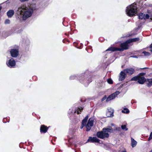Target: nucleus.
<instances>
[{
  "label": "nucleus",
  "mask_w": 152,
  "mask_h": 152,
  "mask_svg": "<svg viewBox=\"0 0 152 152\" xmlns=\"http://www.w3.org/2000/svg\"><path fill=\"white\" fill-rule=\"evenodd\" d=\"M132 140V147L133 148L134 147H135L137 144V142L135 140L133 139L132 138L131 139Z\"/></svg>",
  "instance_id": "nucleus-19"
},
{
  "label": "nucleus",
  "mask_w": 152,
  "mask_h": 152,
  "mask_svg": "<svg viewBox=\"0 0 152 152\" xmlns=\"http://www.w3.org/2000/svg\"><path fill=\"white\" fill-rule=\"evenodd\" d=\"M10 23V20L8 19H6L4 23L6 24H9Z\"/></svg>",
  "instance_id": "nucleus-28"
},
{
  "label": "nucleus",
  "mask_w": 152,
  "mask_h": 152,
  "mask_svg": "<svg viewBox=\"0 0 152 152\" xmlns=\"http://www.w3.org/2000/svg\"><path fill=\"white\" fill-rule=\"evenodd\" d=\"M88 118V116H87L84 119H83L82 122L81 126L80 127V129H82L83 127L86 126L87 131H89L93 126L94 124V119L93 118H90L88 120V122L86 125Z\"/></svg>",
  "instance_id": "nucleus-2"
},
{
  "label": "nucleus",
  "mask_w": 152,
  "mask_h": 152,
  "mask_svg": "<svg viewBox=\"0 0 152 152\" xmlns=\"http://www.w3.org/2000/svg\"><path fill=\"white\" fill-rule=\"evenodd\" d=\"M14 14V11L13 10H10L7 12V15L9 18H11Z\"/></svg>",
  "instance_id": "nucleus-16"
},
{
  "label": "nucleus",
  "mask_w": 152,
  "mask_h": 152,
  "mask_svg": "<svg viewBox=\"0 0 152 152\" xmlns=\"http://www.w3.org/2000/svg\"><path fill=\"white\" fill-rule=\"evenodd\" d=\"M142 53L144 54V56H150V53L146 51H143L142 52Z\"/></svg>",
  "instance_id": "nucleus-24"
},
{
  "label": "nucleus",
  "mask_w": 152,
  "mask_h": 152,
  "mask_svg": "<svg viewBox=\"0 0 152 152\" xmlns=\"http://www.w3.org/2000/svg\"><path fill=\"white\" fill-rule=\"evenodd\" d=\"M6 64L10 68H14L16 65V62L13 58H11L7 61Z\"/></svg>",
  "instance_id": "nucleus-7"
},
{
  "label": "nucleus",
  "mask_w": 152,
  "mask_h": 152,
  "mask_svg": "<svg viewBox=\"0 0 152 152\" xmlns=\"http://www.w3.org/2000/svg\"><path fill=\"white\" fill-rule=\"evenodd\" d=\"M146 79L144 76H140L137 75V76L134 77L131 80V81H137V82L140 84H143L146 81Z\"/></svg>",
  "instance_id": "nucleus-5"
},
{
  "label": "nucleus",
  "mask_w": 152,
  "mask_h": 152,
  "mask_svg": "<svg viewBox=\"0 0 152 152\" xmlns=\"http://www.w3.org/2000/svg\"><path fill=\"white\" fill-rule=\"evenodd\" d=\"M82 77L81 78H80V79H79V80H80V81L81 82V81H82V80H83V77H84V76H83V75H82Z\"/></svg>",
  "instance_id": "nucleus-33"
},
{
  "label": "nucleus",
  "mask_w": 152,
  "mask_h": 152,
  "mask_svg": "<svg viewBox=\"0 0 152 152\" xmlns=\"http://www.w3.org/2000/svg\"><path fill=\"white\" fill-rule=\"evenodd\" d=\"M121 127L122 129L125 130V131L128 130V129L126 128V126L125 125H122L121 126Z\"/></svg>",
  "instance_id": "nucleus-26"
},
{
  "label": "nucleus",
  "mask_w": 152,
  "mask_h": 152,
  "mask_svg": "<svg viewBox=\"0 0 152 152\" xmlns=\"http://www.w3.org/2000/svg\"><path fill=\"white\" fill-rule=\"evenodd\" d=\"M107 98L106 97V95H105L102 99V100H101L102 101H103L104 100L106 99Z\"/></svg>",
  "instance_id": "nucleus-30"
},
{
  "label": "nucleus",
  "mask_w": 152,
  "mask_h": 152,
  "mask_svg": "<svg viewBox=\"0 0 152 152\" xmlns=\"http://www.w3.org/2000/svg\"><path fill=\"white\" fill-rule=\"evenodd\" d=\"M139 39L138 38H134L130 39L128 40L130 43H131L133 42H136L137 41H139Z\"/></svg>",
  "instance_id": "nucleus-20"
},
{
  "label": "nucleus",
  "mask_w": 152,
  "mask_h": 152,
  "mask_svg": "<svg viewBox=\"0 0 152 152\" xmlns=\"http://www.w3.org/2000/svg\"><path fill=\"white\" fill-rule=\"evenodd\" d=\"M99 140L96 137H89L88 139L87 140L86 142H99Z\"/></svg>",
  "instance_id": "nucleus-12"
},
{
  "label": "nucleus",
  "mask_w": 152,
  "mask_h": 152,
  "mask_svg": "<svg viewBox=\"0 0 152 152\" xmlns=\"http://www.w3.org/2000/svg\"><path fill=\"white\" fill-rule=\"evenodd\" d=\"M150 47V48H151V49L150 50V51L152 52V43Z\"/></svg>",
  "instance_id": "nucleus-34"
},
{
  "label": "nucleus",
  "mask_w": 152,
  "mask_h": 152,
  "mask_svg": "<svg viewBox=\"0 0 152 152\" xmlns=\"http://www.w3.org/2000/svg\"><path fill=\"white\" fill-rule=\"evenodd\" d=\"M146 68H146V67H145V68H143L142 69H146Z\"/></svg>",
  "instance_id": "nucleus-36"
},
{
  "label": "nucleus",
  "mask_w": 152,
  "mask_h": 152,
  "mask_svg": "<svg viewBox=\"0 0 152 152\" xmlns=\"http://www.w3.org/2000/svg\"><path fill=\"white\" fill-rule=\"evenodd\" d=\"M138 17L140 19L145 20L148 19L149 16L148 14L145 15L143 13H140L138 15Z\"/></svg>",
  "instance_id": "nucleus-10"
},
{
  "label": "nucleus",
  "mask_w": 152,
  "mask_h": 152,
  "mask_svg": "<svg viewBox=\"0 0 152 152\" xmlns=\"http://www.w3.org/2000/svg\"><path fill=\"white\" fill-rule=\"evenodd\" d=\"M115 51H118V48L111 47L106 50V51H110L112 52Z\"/></svg>",
  "instance_id": "nucleus-18"
},
{
  "label": "nucleus",
  "mask_w": 152,
  "mask_h": 152,
  "mask_svg": "<svg viewBox=\"0 0 152 152\" xmlns=\"http://www.w3.org/2000/svg\"><path fill=\"white\" fill-rule=\"evenodd\" d=\"M152 152V150H151V151H150V152Z\"/></svg>",
  "instance_id": "nucleus-38"
},
{
  "label": "nucleus",
  "mask_w": 152,
  "mask_h": 152,
  "mask_svg": "<svg viewBox=\"0 0 152 152\" xmlns=\"http://www.w3.org/2000/svg\"><path fill=\"white\" fill-rule=\"evenodd\" d=\"M77 78V76L75 75H71L69 77L70 80H74Z\"/></svg>",
  "instance_id": "nucleus-23"
},
{
  "label": "nucleus",
  "mask_w": 152,
  "mask_h": 152,
  "mask_svg": "<svg viewBox=\"0 0 152 152\" xmlns=\"http://www.w3.org/2000/svg\"><path fill=\"white\" fill-rule=\"evenodd\" d=\"M124 71L125 72H126L129 75L132 74L134 71V69L132 68L127 69Z\"/></svg>",
  "instance_id": "nucleus-14"
},
{
  "label": "nucleus",
  "mask_w": 152,
  "mask_h": 152,
  "mask_svg": "<svg viewBox=\"0 0 152 152\" xmlns=\"http://www.w3.org/2000/svg\"><path fill=\"white\" fill-rule=\"evenodd\" d=\"M126 12L127 15L130 17L135 15L137 12L136 4L133 3L127 7Z\"/></svg>",
  "instance_id": "nucleus-3"
},
{
  "label": "nucleus",
  "mask_w": 152,
  "mask_h": 152,
  "mask_svg": "<svg viewBox=\"0 0 152 152\" xmlns=\"http://www.w3.org/2000/svg\"><path fill=\"white\" fill-rule=\"evenodd\" d=\"M23 43L25 44V45L26 46H28L30 43V40L28 39H27L25 41H23Z\"/></svg>",
  "instance_id": "nucleus-21"
},
{
  "label": "nucleus",
  "mask_w": 152,
  "mask_h": 152,
  "mask_svg": "<svg viewBox=\"0 0 152 152\" xmlns=\"http://www.w3.org/2000/svg\"><path fill=\"white\" fill-rule=\"evenodd\" d=\"M146 74V73L145 72H142L140 73L138 75L139 76H143L145 75Z\"/></svg>",
  "instance_id": "nucleus-29"
},
{
  "label": "nucleus",
  "mask_w": 152,
  "mask_h": 152,
  "mask_svg": "<svg viewBox=\"0 0 152 152\" xmlns=\"http://www.w3.org/2000/svg\"><path fill=\"white\" fill-rule=\"evenodd\" d=\"M107 82L110 84H112L113 83V81L111 79H108L107 80Z\"/></svg>",
  "instance_id": "nucleus-27"
},
{
  "label": "nucleus",
  "mask_w": 152,
  "mask_h": 152,
  "mask_svg": "<svg viewBox=\"0 0 152 152\" xmlns=\"http://www.w3.org/2000/svg\"><path fill=\"white\" fill-rule=\"evenodd\" d=\"M10 53L12 57L16 58L19 54V50L18 49L13 48L10 50Z\"/></svg>",
  "instance_id": "nucleus-9"
},
{
  "label": "nucleus",
  "mask_w": 152,
  "mask_h": 152,
  "mask_svg": "<svg viewBox=\"0 0 152 152\" xmlns=\"http://www.w3.org/2000/svg\"><path fill=\"white\" fill-rule=\"evenodd\" d=\"M113 131V129L111 127L109 126L107 128H103V131L99 132L97 133V137L101 139H103L105 137H108L109 134L108 132H111Z\"/></svg>",
  "instance_id": "nucleus-4"
},
{
  "label": "nucleus",
  "mask_w": 152,
  "mask_h": 152,
  "mask_svg": "<svg viewBox=\"0 0 152 152\" xmlns=\"http://www.w3.org/2000/svg\"><path fill=\"white\" fill-rule=\"evenodd\" d=\"M126 74L125 73L124 71H122L121 72L119 75V80L121 81L124 80L126 77Z\"/></svg>",
  "instance_id": "nucleus-11"
},
{
  "label": "nucleus",
  "mask_w": 152,
  "mask_h": 152,
  "mask_svg": "<svg viewBox=\"0 0 152 152\" xmlns=\"http://www.w3.org/2000/svg\"><path fill=\"white\" fill-rule=\"evenodd\" d=\"M130 57L137 58H138V56H136V55L132 56H130Z\"/></svg>",
  "instance_id": "nucleus-32"
},
{
  "label": "nucleus",
  "mask_w": 152,
  "mask_h": 152,
  "mask_svg": "<svg viewBox=\"0 0 152 152\" xmlns=\"http://www.w3.org/2000/svg\"><path fill=\"white\" fill-rule=\"evenodd\" d=\"M111 125H112V126H113V124H111Z\"/></svg>",
  "instance_id": "nucleus-37"
},
{
  "label": "nucleus",
  "mask_w": 152,
  "mask_h": 152,
  "mask_svg": "<svg viewBox=\"0 0 152 152\" xmlns=\"http://www.w3.org/2000/svg\"><path fill=\"white\" fill-rule=\"evenodd\" d=\"M34 10V8L31 6H26L25 4H23L18 7L17 13L23 20H26L31 16Z\"/></svg>",
  "instance_id": "nucleus-1"
},
{
  "label": "nucleus",
  "mask_w": 152,
  "mask_h": 152,
  "mask_svg": "<svg viewBox=\"0 0 152 152\" xmlns=\"http://www.w3.org/2000/svg\"><path fill=\"white\" fill-rule=\"evenodd\" d=\"M114 110L111 108L108 109V111L106 113V115L108 117H112L113 116Z\"/></svg>",
  "instance_id": "nucleus-13"
},
{
  "label": "nucleus",
  "mask_w": 152,
  "mask_h": 152,
  "mask_svg": "<svg viewBox=\"0 0 152 152\" xmlns=\"http://www.w3.org/2000/svg\"><path fill=\"white\" fill-rule=\"evenodd\" d=\"M145 82L148 87H150L152 85V79H147Z\"/></svg>",
  "instance_id": "nucleus-17"
},
{
  "label": "nucleus",
  "mask_w": 152,
  "mask_h": 152,
  "mask_svg": "<svg viewBox=\"0 0 152 152\" xmlns=\"http://www.w3.org/2000/svg\"><path fill=\"white\" fill-rule=\"evenodd\" d=\"M48 129L47 127L44 125H42L40 128V131L41 132L46 133Z\"/></svg>",
  "instance_id": "nucleus-15"
},
{
  "label": "nucleus",
  "mask_w": 152,
  "mask_h": 152,
  "mask_svg": "<svg viewBox=\"0 0 152 152\" xmlns=\"http://www.w3.org/2000/svg\"><path fill=\"white\" fill-rule=\"evenodd\" d=\"M83 109V108H82V107H80L78 108V109L77 110V114H79L80 113V112L82 111V110Z\"/></svg>",
  "instance_id": "nucleus-25"
},
{
  "label": "nucleus",
  "mask_w": 152,
  "mask_h": 152,
  "mask_svg": "<svg viewBox=\"0 0 152 152\" xmlns=\"http://www.w3.org/2000/svg\"><path fill=\"white\" fill-rule=\"evenodd\" d=\"M120 93L119 91H117L111 94L107 98L106 102H108L110 100L114 99Z\"/></svg>",
  "instance_id": "nucleus-8"
},
{
  "label": "nucleus",
  "mask_w": 152,
  "mask_h": 152,
  "mask_svg": "<svg viewBox=\"0 0 152 152\" xmlns=\"http://www.w3.org/2000/svg\"><path fill=\"white\" fill-rule=\"evenodd\" d=\"M152 139V132L151 133L148 138L149 140H151Z\"/></svg>",
  "instance_id": "nucleus-31"
},
{
  "label": "nucleus",
  "mask_w": 152,
  "mask_h": 152,
  "mask_svg": "<svg viewBox=\"0 0 152 152\" xmlns=\"http://www.w3.org/2000/svg\"><path fill=\"white\" fill-rule=\"evenodd\" d=\"M122 112L123 113L128 114L129 112V110L127 108H124V110H122Z\"/></svg>",
  "instance_id": "nucleus-22"
},
{
  "label": "nucleus",
  "mask_w": 152,
  "mask_h": 152,
  "mask_svg": "<svg viewBox=\"0 0 152 152\" xmlns=\"http://www.w3.org/2000/svg\"><path fill=\"white\" fill-rule=\"evenodd\" d=\"M128 40L126 41L125 42L121 43L120 45L121 48H118V51L121 52L123 51L124 50H127L128 49L129 46V44L130 43Z\"/></svg>",
  "instance_id": "nucleus-6"
},
{
  "label": "nucleus",
  "mask_w": 152,
  "mask_h": 152,
  "mask_svg": "<svg viewBox=\"0 0 152 152\" xmlns=\"http://www.w3.org/2000/svg\"><path fill=\"white\" fill-rule=\"evenodd\" d=\"M121 129V128L120 127H118V128H117L116 129L118 130H119Z\"/></svg>",
  "instance_id": "nucleus-35"
}]
</instances>
